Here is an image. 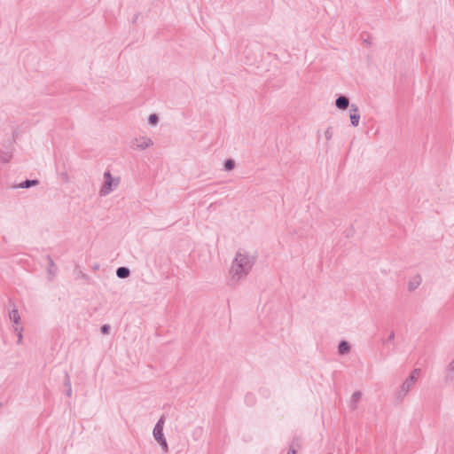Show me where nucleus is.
Instances as JSON below:
<instances>
[{
    "instance_id": "obj_1",
    "label": "nucleus",
    "mask_w": 454,
    "mask_h": 454,
    "mask_svg": "<svg viewBox=\"0 0 454 454\" xmlns=\"http://www.w3.org/2000/svg\"><path fill=\"white\" fill-rule=\"evenodd\" d=\"M250 265L251 263L249 259L247 256L239 254L232 263L231 270V273L234 275H239L242 272H246L250 268Z\"/></svg>"
},
{
    "instance_id": "obj_2",
    "label": "nucleus",
    "mask_w": 454,
    "mask_h": 454,
    "mask_svg": "<svg viewBox=\"0 0 454 454\" xmlns=\"http://www.w3.org/2000/svg\"><path fill=\"white\" fill-rule=\"evenodd\" d=\"M163 424H164V419L161 418L158 421V423L156 424V426L153 429V435H154L155 439L162 445L164 450H167L168 445H167L166 440L164 439V436H163Z\"/></svg>"
},
{
    "instance_id": "obj_3",
    "label": "nucleus",
    "mask_w": 454,
    "mask_h": 454,
    "mask_svg": "<svg viewBox=\"0 0 454 454\" xmlns=\"http://www.w3.org/2000/svg\"><path fill=\"white\" fill-rule=\"evenodd\" d=\"M104 177H105V184L101 189V193L106 194L112 190L113 184L117 185L118 180L114 181L112 178L110 173H108V172L105 173Z\"/></svg>"
},
{
    "instance_id": "obj_4",
    "label": "nucleus",
    "mask_w": 454,
    "mask_h": 454,
    "mask_svg": "<svg viewBox=\"0 0 454 454\" xmlns=\"http://www.w3.org/2000/svg\"><path fill=\"white\" fill-rule=\"evenodd\" d=\"M349 117H350L352 125L356 127L359 123V119H360V115L358 114L357 107H355L354 106H352Z\"/></svg>"
},
{
    "instance_id": "obj_5",
    "label": "nucleus",
    "mask_w": 454,
    "mask_h": 454,
    "mask_svg": "<svg viewBox=\"0 0 454 454\" xmlns=\"http://www.w3.org/2000/svg\"><path fill=\"white\" fill-rule=\"evenodd\" d=\"M336 106L339 109L345 110L348 106V99L345 97H340L336 99Z\"/></svg>"
},
{
    "instance_id": "obj_6",
    "label": "nucleus",
    "mask_w": 454,
    "mask_h": 454,
    "mask_svg": "<svg viewBox=\"0 0 454 454\" xmlns=\"http://www.w3.org/2000/svg\"><path fill=\"white\" fill-rule=\"evenodd\" d=\"M153 145V142L151 138L149 137H141L139 140H137V147L141 149H145L146 147H149Z\"/></svg>"
},
{
    "instance_id": "obj_7",
    "label": "nucleus",
    "mask_w": 454,
    "mask_h": 454,
    "mask_svg": "<svg viewBox=\"0 0 454 454\" xmlns=\"http://www.w3.org/2000/svg\"><path fill=\"white\" fill-rule=\"evenodd\" d=\"M116 273L119 278H124L129 276V270L127 268L121 267L117 270Z\"/></svg>"
},
{
    "instance_id": "obj_8",
    "label": "nucleus",
    "mask_w": 454,
    "mask_h": 454,
    "mask_svg": "<svg viewBox=\"0 0 454 454\" xmlns=\"http://www.w3.org/2000/svg\"><path fill=\"white\" fill-rule=\"evenodd\" d=\"M348 349H349V346H348V344L346 341H342L339 345V352L340 354H344V353L348 352Z\"/></svg>"
},
{
    "instance_id": "obj_9",
    "label": "nucleus",
    "mask_w": 454,
    "mask_h": 454,
    "mask_svg": "<svg viewBox=\"0 0 454 454\" xmlns=\"http://www.w3.org/2000/svg\"><path fill=\"white\" fill-rule=\"evenodd\" d=\"M36 184H37L36 180H33V181L27 180L25 183L21 184L20 185V187H21V188H28L31 185H35Z\"/></svg>"
},
{
    "instance_id": "obj_10",
    "label": "nucleus",
    "mask_w": 454,
    "mask_h": 454,
    "mask_svg": "<svg viewBox=\"0 0 454 454\" xmlns=\"http://www.w3.org/2000/svg\"><path fill=\"white\" fill-rule=\"evenodd\" d=\"M11 319H12L15 323H18L20 320V316L17 310H12L10 314Z\"/></svg>"
},
{
    "instance_id": "obj_11",
    "label": "nucleus",
    "mask_w": 454,
    "mask_h": 454,
    "mask_svg": "<svg viewBox=\"0 0 454 454\" xmlns=\"http://www.w3.org/2000/svg\"><path fill=\"white\" fill-rule=\"evenodd\" d=\"M419 370H415L411 372V377H410V380L411 381H414L415 380H417L419 376Z\"/></svg>"
},
{
    "instance_id": "obj_12",
    "label": "nucleus",
    "mask_w": 454,
    "mask_h": 454,
    "mask_svg": "<svg viewBox=\"0 0 454 454\" xmlns=\"http://www.w3.org/2000/svg\"><path fill=\"white\" fill-rule=\"evenodd\" d=\"M149 122L152 125H155L158 122V117L156 114H151L149 117Z\"/></svg>"
},
{
    "instance_id": "obj_13",
    "label": "nucleus",
    "mask_w": 454,
    "mask_h": 454,
    "mask_svg": "<svg viewBox=\"0 0 454 454\" xmlns=\"http://www.w3.org/2000/svg\"><path fill=\"white\" fill-rule=\"evenodd\" d=\"M233 166H234V163H233V161H232V160H227V161H226V163H225V168H226L227 170H231V169H232V168H233Z\"/></svg>"
},
{
    "instance_id": "obj_14",
    "label": "nucleus",
    "mask_w": 454,
    "mask_h": 454,
    "mask_svg": "<svg viewBox=\"0 0 454 454\" xmlns=\"http://www.w3.org/2000/svg\"><path fill=\"white\" fill-rule=\"evenodd\" d=\"M101 331H102V333H105V334L108 333V332H109V325H104V326L102 327Z\"/></svg>"
},
{
    "instance_id": "obj_15",
    "label": "nucleus",
    "mask_w": 454,
    "mask_h": 454,
    "mask_svg": "<svg viewBox=\"0 0 454 454\" xmlns=\"http://www.w3.org/2000/svg\"><path fill=\"white\" fill-rule=\"evenodd\" d=\"M450 369L454 371V360L450 364Z\"/></svg>"
},
{
    "instance_id": "obj_16",
    "label": "nucleus",
    "mask_w": 454,
    "mask_h": 454,
    "mask_svg": "<svg viewBox=\"0 0 454 454\" xmlns=\"http://www.w3.org/2000/svg\"><path fill=\"white\" fill-rule=\"evenodd\" d=\"M287 454H296V451L294 450H292L291 451H289Z\"/></svg>"
},
{
    "instance_id": "obj_17",
    "label": "nucleus",
    "mask_w": 454,
    "mask_h": 454,
    "mask_svg": "<svg viewBox=\"0 0 454 454\" xmlns=\"http://www.w3.org/2000/svg\"><path fill=\"white\" fill-rule=\"evenodd\" d=\"M419 282H420V279H418V280H417V282H416V284H417V285H419Z\"/></svg>"
}]
</instances>
